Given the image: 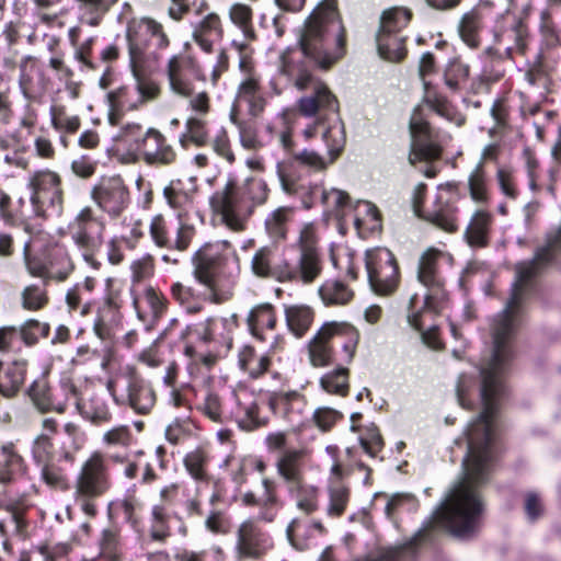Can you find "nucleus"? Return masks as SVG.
<instances>
[{"label": "nucleus", "mask_w": 561, "mask_h": 561, "mask_svg": "<svg viewBox=\"0 0 561 561\" xmlns=\"http://www.w3.org/2000/svg\"><path fill=\"white\" fill-rule=\"evenodd\" d=\"M319 294L325 305H345L353 298V291L339 280H327Z\"/></svg>", "instance_id": "47"}, {"label": "nucleus", "mask_w": 561, "mask_h": 561, "mask_svg": "<svg viewBox=\"0 0 561 561\" xmlns=\"http://www.w3.org/2000/svg\"><path fill=\"white\" fill-rule=\"evenodd\" d=\"M358 342L359 333L353 325L345 322L324 323L309 342L311 364L317 367L330 365L334 346H341L346 354L344 362L351 363Z\"/></svg>", "instance_id": "6"}, {"label": "nucleus", "mask_w": 561, "mask_h": 561, "mask_svg": "<svg viewBox=\"0 0 561 561\" xmlns=\"http://www.w3.org/2000/svg\"><path fill=\"white\" fill-rule=\"evenodd\" d=\"M20 77H19V84L22 90L23 95L31 100L33 99V73L37 72L41 73L37 65L36 59L32 56H25L21 60L20 64Z\"/></svg>", "instance_id": "55"}, {"label": "nucleus", "mask_w": 561, "mask_h": 561, "mask_svg": "<svg viewBox=\"0 0 561 561\" xmlns=\"http://www.w3.org/2000/svg\"><path fill=\"white\" fill-rule=\"evenodd\" d=\"M207 455L202 448L188 453L184 458V466L195 480H204L206 477L205 466Z\"/></svg>", "instance_id": "59"}, {"label": "nucleus", "mask_w": 561, "mask_h": 561, "mask_svg": "<svg viewBox=\"0 0 561 561\" xmlns=\"http://www.w3.org/2000/svg\"><path fill=\"white\" fill-rule=\"evenodd\" d=\"M290 497L295 500L297 508L306 517L319 510V489L306 485L304 482L287 490Z\"/></svg>", "instance_id": "40"}, {"label": "nucleus", "mask_w": 561, "mask_h": 561, "mask_svg": "<svg viewBox=\"0 0 561 561\" xmlns=\"http://www.w3.org/2000/svg\"><path fill=\"white\" fill-rule=\"evenodd\" d=\"M272 548V537L254 520H244L239 526L236 541V553L239 560L261 559Z\"/></svg>", "instance_id": "18"}, {"label": "nucleus", "mask_w": 561, "mask_h": 561, "mask_svg": "<svg viewBox=\"0 0 561 561\" xmlns=\"http://www.w3.org/2000/svg\"><path fill=\"white\" fill-rule=\"evenodd\" d=\"M468 187L470 197L477 203H486L489 199V191L486 185V174L484 163L480 161L468 179Z\"/></svg>", "instance_id": "50"}, {"label": "nucleus", "mask_w": 561, "mask_h": 561, "mask_svg": "<svg viewBox=\"0 0 561 561\" xmlns=\"http://www.w3.org/2000/svg\"><path fill=\"white\" fill-rule=\"evenodd\" d=\"M48 302L44 288L38 285H30L22 291V306L26 310H39Z\"/></svg>", "instance_id": "61"}, {"label": "nucleus", "mask_w": 561, "mask_h": 561, "mask_svg": "<svg viewBox=\"0 0 561 561\" xmlns=\"http://www.w3.org/2000/svg\"><path fill=\"white\" fill-rule=\"evenodd\" d=\"M329 503L327 514L330 517H340L344 514L350 502L351 492L348 486L339 480H331L328 486Z\"/></svg>", "instance_id": "42"}, {"label": "nucleus", "mask_w": 561, "mask_h": 561, "mask_svg": "<svg viewBox=\"0 0 561 561\" xmlns=\"http://www.w3.org/2000/svg\"><path fill=\"white\" fill-rule=\"evenodd\" d=\"M104 224L99 220L90 207H84L69 225V230L75 244L82 251L84 261L98 266L94 254L100 251L104 239Z\"/></svg>", "instance_id": "10"}, {"label": "nucleus", "mask_w": 561, "mask_h": 561, "mask_svg": "<svg viewBox=\"0 0 561 561\" xmlns=\"http://www.w3.org/2000/svg\"><path fill=\"white\" fill-rule=\"evenodd\" d=\"M127 401L135 412L147 414L156 403V393L144 379L130 376L127 383Z\"/></svg>", "instance_id": "29"}, {"label": "nucleus", "mask_w": 561, "mask_h": 561, "mask_svg": "<svg viewBox=\"0 0 561 561\" xmlns=\"http://www.w3.org/2000/svg\"><path fill=\"white\" fill-rule=\"evenodd\" d=\"M123 300L121 291L117 289H108L103 305L98 310L96 319L103 323H111L117 327L122 319L121 308Z\"/></svg>", "instance_id": "43"}, {"label": "nucleus", "mask_w": 561, "mask_h": 561, "mask_svg": "<svg viewBox=\"0 0 561 561\" xmlns=\"http://www.w3.org/2000/svg\"><path fill=\"white\" fill-rule=\"evenodd\" d=\"M0 510L9 511V523L13 526V534L21 539H25L27 537V522L24 513L9 503L7 492L2 490H0Z\"/></svg>", "instance_id": "54"}, {"label": "nucleus", "mask_w": 561, "mask_h": 561, "mask_svg": "<svg viewBox=\"0 0 561 561\" xmlns=\"http://www.w3.org/2000/svg\"><path fill=\"white\" fill-rule=\"evenodd\" d=\"M176 160V152L173 147L168 144L167 139L160 140V145L147 160V164L151 167H167L174 163Z\"/></svg>", "instance_id": "63"}, {"label": "nucleus", "mask_w": 561, "mask_h": 561, "mask_svg": "<svg viewBox=\"0 0 561 561\" xmlns=\"http://www.w3.org/2000/svg\"><path fill=\"white\" fill-rule=\"evenodd\" d=\"M28 243L24 247V262L31 275L47 279L65 280L72 271V264L68 259H65V265L61 271L48 270L39 260L32 257L28 253Z\"/></svg>", "instance_id": "39"}, {"label": "nucleus", "mask_w": 561, "mask_h": 561, "mask_svg": "<svg viewBox=\"0 0 561 561\" xmlns=\"http://www.w3.org/2000/svg\"><path fill=\"white\" fill-rule=\"evenodd\" d=\"M321 387L329 393L346 396L348 392V369L339 367L325 374L320 380Z\"/></svg>", "instance_id": "53"}, {"label": "nucleus", "mask_w": 561, "mask_h": 561, "mask_svg": "<svg viewBox=\"0 0 561 561\" xmlns=\"http://www.w3.org/2000/svg\"><path fill=\"white\" fill-rule=\"evenodd\" d=\"M409 127L414 139L409 162L414 165L419 161L433 162L439 160L443 148L435 141V130L424 116L421 106L414 108Z\"/></svg>", "instance_id": "11"}, {"label": "nucleus", "mask_w": 561, "mask_h": 561, "mask_svg": "<svg viewBox=\"0 0 561 561\" xmlns=\"http://www.w3.org/2000/svg\"><path fill=\"white\" fill-rule=\"evenodd\" d=\"M150 236L156 245L176 251L175 254H164L162 260L172 264L180 262L179 253L186 251L195 236V227L191 222L178 221L175 238L170 237L164 218L159 215L153 217L150 224Z\"/></svg>", "instance_id": "14"}, {"label": "nucleus", "mask_w": 561, "mask_h": 561, "mask_svg": "<svg viewBox=\"0 0 561 561\" xmlns=\"http://www.w3.org/2000/svg\"><path fill=\"white\" fill-rule=\"evenodd\" d=\"M286 535L294 548L305 550L309 546L308 540L313 537L314 533L309 527L307 517H295L287 526Z\"/></svg>", "instance_id": "45"}, {"label": "nucleus", "mask_w": 561, "mask_h": 561, "mask_svg": "<svg viewBox=\"0 0 561 561\" xmlns=\"http://www.w3.org/2000/svg\"><path fill=\"white\" fill-rule=\"evenodd\" d=\"M61 396L58 390L53 389L45 376L35 379L27 388V396L42 413L50 411L64 413L67 409V402L70 398H77L79 394L77 387L67 381L60 385Z\"/></svg>", "instance_id": "15"}, {"label": "nucleus", "mask_w": 561, "mask_h": 561, "mask_svg": "<svg viewBox=\"0 0 561 561\" xmlns=\"http://www.w3.org/2000/svg\"><path fill=\"white\" fill-rule=\"evenodd\" d=\"M299 256L293 260L296 268L300 273L301 283L313 282L321 272V260L317 249V237L314 228L307 225L299 237Z\"/></svg>", "instance_id": "20"}, {"label": "nucleus", "mask_w": 561, "mask_h": 561, "mask_svg": "<svg viewBox=\"0 0 561 561\" xmlns=\"http://www.w3.org/2000/svg\"><path fill=\"white\" fill-rule=\"evenodd\" d=\"M133 75L136 79L135 88L124 85L107 94L110 107L117 112L136 110L158 95L159 88L147 79V69H139L138 76Z\"/></svg>", "instance_id": "16"}, {"label": "nucleus", "mask_w": 561, "mask_h": 561, "mask_svg": "<svg viewBox=\"0 0 561 561\" xmlns=\"http://www.w3.org/2000/svg\"><path fill=\"white\" fill-rule=\"evenodd\" d=\"M526 36L527 28L519 20H515L513 26L510 30H506L504 33H494L495 42H502L504 37H513L515 39L516 49L520 53H524L526 48Z\"/></svg>", "instance_id": "64"}, {"label": "nucleus", "mask_w": 561, "mask_h": 561, "mask_svg": "<svg viewBox=\"0 0 561 561\" xmlns=\"http://www.w3.org/2000/svg\"><path fill=\"white\" fill-rule=\"evenodd\" d=\"M100 554L108 561H117L121 554V530L116 525H111L101 531L98 540Z\"/></svg>", "instance_id": "44"}, {"label": "nucleus", "mask_w": 561, "mask_h": 561, "mask_svg": "<svg viewBox=\"0 0 561 561\" xmlns=\"http://www.w3.org/2000/svg\"><path fill=\"white\" fill-rule=\"evenodd\" d=\"M23 344L20 329L16 327L0 328V352L9 353L21 350Z\"/></svg>", "instance_id": "62"}, {"label": "nucleus", "mask_w": 561, "mask_h": 561, "mask_svg": "<svg viewBox=\"0 0 561 561\" xmlns=\"http://www.w3.org/2000/svg\"><path fill=\"white\" fill-rule=\"evenodd\" d=\"M285 317L289 331L297 337H301L309 330L313 321V311L305 305L286 306Z\"/></svg>", "instance_id": "37"}, {"label": "nucleus", "mask_w": 561, "mask_h": 561, "mask_svg": "<svg viewBox=\"0 0 561 561\" xmlns=\"http://www.w3.org/2000/svg\"><path fill=\"white\" fill-rule=\"evenodd\" d=\"M31 203L37 216H46L48 210L60 213L64 202L60 176L53 171H39L30 182Z\"/></svg>", "instance_id": "13"}, {"label": "nucleus", "mask_w": 561, "mask_h": 561, "mask_svg": "<svg viewBox=\"0 0 561 561\" xmlns=\"http://www.w3.org/2000/svg\"><path fill=\"white\" fill-rule=\"evenodd\" d=\"M229 14L231 21L242 30L248 39H253L255 37L251 23L252 11L250 7L236 3L231 7Z\"/></svg>", "instance_id": "57"}, {"label": "nucleus", "mask_w": 561, "mask_h": 561, "mask_svg": "<svg viewBox=\"0 0 561 561\" xmlns=\"http://www.w3.org/2000/svg\"><path fill=\"white\" fill-rule=\"evenodd\" d=\"M378 53L381 58L390 61H400L404 58L407 49L405 39L399 33L378 32L376 36Z\"/></svg>", "instance_id": "34"}, {"label": "nucleus", "mask_w": 561, "mask_h": 561, "mask_svg": "<svg viewBox=\"0 0 561 561\" xmlns=\"http://www.w3.org/2000/svg\"><path fill=\"white\" fill-rule=\"evenodd\" d=\"M263 486L264 494L261 499H257L252 492H247L242 496V503L247 506L259 505L261 507L259 519L266 523H272L275 519L282 504L277 496L276 484L274 481L264 479Z\"/></svg>", "instance_id": "28"}, {"label": "nucleus", "mask_w": 561, "mask_h": 561, "mask_svg": "<svg viewBox=\"0 0 561 561\" xmlns=\"http://www.w3.org/2000/svg\"><path fill=\"white\" fill-rule=\"evenodd\" d=\"M442 252L436 249L426 250L419 260L417 279L431 289L424 298L423 308L428 311L438 312L442 308L446 293L443 289V282L437 273V262Z\"/></svg>", "instance_id": "17"}, {"label": "nucleus", "mask_w": 561, "mask_h": 561, "mask_svg": "<svg viewBox=\"0 0 561 561\" xmlns=\"http://www.w3.org/2000/svg\"><path fill=\"white\" fill-rule=\"evenodd\" d=\"M423 102L437 115L444 117L456 126H462L466 123V116L460 113L445 95L438 93L431 84L425 82V94Z\"/></svg>", "instance_id": "30"}, {"label": "nucleus", "mask_w": 561, "mask_h": 561, "mask_svg": "<svg viewBox=\"0 0 561 561\" xmlns=\"http://www.w3.org/2000/svg\"><path fill=\"white\" fill-rule=\"evenodd\" d=\"M523 301L508 300L504 310L494 318L492 355L488 366L480 368L482 411L465 433L467 454L462 460L463 478L402 548V554H414L417 545L432 540L437 527L461 539L472 538L480 529L484 507L477 488L489 481L500 453L494 419L497 402L504 393L502 376L513 358L512 341L520 322Z\"/></svg>", "instance_id": "1"}, {"label": "nucleus", "mask_w": 561, "mask_h": 561, "mask_svg": "<svg viewBox=\"0 0 561 561\" xmlns=\"http://www.w3.org/2000/svg\"><path fill=\"white\" fill-rule=\"evenodd\" d=\"M365 264L373 291L379 296L392 295L400 282L399 266L393 253L386 248L367 250Z\"/></svg>", "instance_id": "9"}, {"label": "nucleus", "mask_w": 561, "mask_h": 561, "mask_svg": "<svg viewBox=\"0 0 561 561\" xmlns=\"http://www.w3.org/2000/svg\"><path fill=\"white\" fill-rule=\"evenodd\" d=\"M60 442V451L66 458L67 463H73L76 453L80 448L79 442V427L73 423H67L64 426V432L57 437Z\"/></svg>", "instance_id": "51"}, {"label": "nucleus", "mask_w": 561, "mask_h": 561, "mask_svg": "<svg viewBox=\"0 0 561 561\" xmlns=\"http://www.w3.org/2000/svg\"><path fill=\"white\" fill-rule=\"evenodd\" d=\"M410 19L411 12L407 9H389L381 15L379 32L399 33L408 25Z\"/></svg>", "instance_id": "52"}, {"label": "nucleus", "mask_w": 561, "mask_h": 561, "mask_svg": "<svg viewBox=\"0 0 561 561\" xmlns=\"http://www.w3.org/2000/svg\"><path fill=\"white\" fill-rule=\"evenodd\" d=\"M126 38L130 68L137 76L139 69H147V57L165 49L170 43L163 26L150 18L130 20L127 23Z\"/></svg>", "instance_id": "7"}, {"label": "nucleus", "mask_w": 561, "mask_h": 561, "mask_svg": "<svg viewBox=\"0 0 561 561\" xmlns=\"http://www.w3.org/2000/svg\"><path fill=\"white\" fill-rule=\"evenodd\" d=\"M279 141L288 154V157L276 164V174L280 186L286 194H301L304 188L301 184V169L307 168L313 171H322L327 169L329 163L313 150H297L290 130H284L280 134Z\"/></svg>", "instance_id": "5"}, {"label": "nucleus", "mask_w": 561, "mask_h": 561, "mask_svg": "<svg viewBox=\"0 0 561 561\" xmlns=\"http://www.w3.org/2000/svg\"><path fill=\"white\" fill-rule=\"evenodd\" d=\"M470 75V68L459 59L450 60L444 71V82L454 93L461 90Z\"/></svg>", "instance_id": "48"}, {"label": "nucleus", "mask_w": 561, "mask_h": 561, "mask_svg": "<svg viewBox=\"0 0 561 561\" xmlns=\"http://www.w3.org/2000/svg\"><path fill=\"white\" fill-rule=\"evenodd\" d=\"M301 401V394L297 391H274L268 397V407L274 414H279L290 420L294 405Z\"/></svg>", "instance_id": "46"}, {"label": "nucleus", "mask_w": 561, "mask_h": 561, "mask_svg": "<svg viewBox=\"0 0 561 561\" xmlns=\"http://www.w3.org/2000/svg\"><path fill=\"white\" fill-rule=\"evenodd\" d=\"M302 451L285 450L276 461L278 474L284 479L287 490L302 482Z\"/></svg>", "instance_id": "31"}, {"label": "nucleus", "mask_w": 561, "mask_h": 561, "mask_svg": "<svg viewBox=\"0 0 561 561\" xmlns=\"http://www.w3.org/2000/svg\"><path fill=\"white\" fill-rule=\"evenodd\" d=\"M247 322L252 335L260 340H264L262 331L264 329L274 330L276 325L274 307L270 304L256 306L250 311Z\"/></svg>", "instance_id": "35"}, {"label": "nucleus", "mask_w": 561, "mask_h": 561, "mask_svg": "<svg viewBox=\"0 0 561 561\" xmlns=\"http://www.w3.org/2000/svg\"><path fill=\"white\" fill-rule=\"evenodd\" d=\"M318 192H320V198L322 204H324L327 207L332 208L333 210H340L343 207L347 206L350 202V195L341 190L332 188L330 191L322 190L316 185L311 188V196L316 195Z\"/></svg>", "instance_id": "60"}, {"label": "nucleus", "mask_w": 561, "mask_h": 561, "mask_svg": "<svg viewBox=\"0 0 561 561\" xmlns=\"http://www.w3.org/2000/svg\"><path fill=\"white\" fill-rule=\"evenodd\" d=\"M43 432L38 434L31 445V457L35 465L50 463L51 461L66 462L61 454L60 442L53 436L57 434L58 423L53 417L42 422Z\"/></svg>", "instance_id": "21"}, {"label": "nucleus", "mask_w": 561, "mask_h": 561, "mask_svg": "<svg viewBox=\"0 0 561 561\" xmlns=\"http://www.w3.org/2000/svg\"><path fill=\"white\" fill-rule=\"evenodd\" d=\"M293 216L294 209L290 207H279L272 211L265 219V230L270 238L276 242L286 239Z\"/></svg>", "instance_id": "38"}, {"label": "nucleus", "mask_w": 561, "mask_h": 561, "mask_svg": "<svg viewBox=\"0 0 561 561\" xmlns=\"http://www.w3.org/2000/svg\"><path fill=\"white\" fill-rule=\"evenodd\" d=\"M23 344L26 346L35 345L41 337L49 334L50 327L46 322H39L35 319L25 321L20 328Z\"/></svg>", "instance_id": "56"}, {"label": "nucleus", "mask_w": 561, "mask_h": 561, "mask_svg": "<svg viewBox=\"0 0 561 561\" xmlns=\"http://www.w3.org/2000/svg\"><path fill=\"white\" fill-rule=\"evenodd\" d=\"M111 486L110 477L100 455H93L82 466L75 484V501L90 517L98 514L94 499L102 496Z\"/></svg>", "instance_id": "8"}, {"label": "nucleus", "mask_w": 561, "mask_h": 561, "mask_svg": "<svg viewBox=\"0 0 561 561\" xmlns=\"http://www.w3.org/2000/svg\"><path fill=\"white\" fill-rule=\"evenodd\" d=\"M239 416L238 424L242 430L254 431L259 427L265 426L267 420L259 416V405L255 401L250 400L243 402L238 399Z\"/></svg>", "instance_id": "49"}, {"label": "nucleus", "mask_w": 561, "mask_h": 561, "mask_svg": "<svg viewBox=\"0 0 561 561\" xmlns=\"http://www.w3.org/2000/svg\"><path fill=\"white\" fill-rule=\"evenodd\" d=\"M253 273L259 277H270L278 282H301V276L293 260L280 254L276 245L259 249L251 263Z\"/></svg>", "instance_id": "12"}, {"label": "nucleus", "mask_w": 561, "mask_h": 561, "mask_svg": "<svg viewBox=\"0 0 561 561\" xmlns=\"http://www.w3.org/2000/svg\"><path fill=\"white\" fill-rule=\"evenodd\" d=\"M188 61L181 56H172L168 62V78L173 92L182 96L193 93V84L186 78L185 67Z\"/></svg>", "instance_id": "33"}, {"label": "nucleus", "mask_w": 561, "mask_h": 561, "mask_svg": "<svg viewBox=\"0 0 561 561\" xmlns=\"http://www.w3.org/2000/svg\"><path fill=\"white\" fill-rule=\"evenodd\" d=\"M93 201L111 217H118L129 203V193L118 176L104 179L91 192Z\"/></svg>", "instance_id": "19"}, {"label": "nucleus", "mask_w": 561, "mask_h": 561, "mask_svg": "<svg viewBox=\"0 0 561 561\" xmlns=\"http://www.w3.org/2000/svg\"><path fill=\"white\" fill-rule=\"evenodd\" d=\"M195 186L187 187L182 180H172L163 190L168 205L176 211L178 221L190 222L194 210Z\"/></svg>", "instance_id": "24"}, {"label": "nucleus", "mask_w": 561, "mask_h": 561, "mask_svg": "<svg viewBox=\"0 0 561 561\" xmlns=\"http://www.w3.org/2000/svg\"><path fill=\"white\" fill-rule=\"evenodd\" d=\"M422 217L447 232L458 230V208L453 195L445 197L438 194L433 207Z\"/></svg>", "instance_id": "26"}, {"label": "nucleus", "mask_w": 561, "mask_h": 561, "mask_svg": "<svg viewBox=\"0 0 561 561\" xmlns=\"http://www.w3.org/2000/svg\"><path fill=\"white\" fill-rule=\"evenodd\" d=\"M267 196L268 188L263 180L251 179L242 185L229 180L224 190L213 194L210 205L229 229L241 231L254 207L264 204Z\"/></svg>", "instance_id": "4"}, {"label": "nucleus", "mask_w": 561, "mask_h": 561, "mask_svg": "<svg viewBox=\"0 0 561 561\" xmlns=\"http://www.w3.org/2000/svg\"><path fill=\"white\" fill-rule=\"evenodd\" d=\"M164 138L165 137L159 130L149 128L139 139H136V150L145 162L150 159L157 146L160 145V140H164Z\"/></svg>", "instance_id": "58"}, {"label": "nucleus", "mask_w": 561, "mask_h": 561, "mask_svg": "<svg viewBox=\"0 0 561 561\" xmlns=\"http://www.w3.org/2000/svg\"><path fill=\"white\" fill-rule=\"evenodd\" d=\"M26 474L27 465L16 445L13 442L0 439V485H13Z\"/></svg>", "instance_id": "22"}, {"label": "nucleus", "mask_w": 561, "mask_h": 561, "mask_svg": "<svg viewBox=\"0 0 561 561\" xmlns=\"http://www.w3.org/2000/svg\"><path fill=\"white\" fill-rule=\"evenodd\" d=\"M493 19V8L490 4H480L465 13L459 23V35L471 48L480 46V33L486 23Z\"/></svg>", "instance_id": "23"}, {"label": "nucleus", "mask_w": 561, "mask_h": 561, "mask_svg": "<svg viewBox=\"0 0 561 561\" xmlns=\"http://www.w3.org/2000/svg\"><path fill=\"white\" fill-rule=\"evenodd\" d=\"M28 363L25 359L0 360V396L14 398L26 380Z\"/></svg>", "instance_id": "27"}, {"label": "nucleus", "mask_w": 561, "mask_h": 561, "mask_svg": "<svg viewBox=\"0 0 561 561\" xmlns=\"http://www.w3.org/2000/svg\"><path fill=\"white\" fill-rule=\"evenodd\" d=\"M345 51V28L340 19L336 0L321 1L305 22L299 47L285 53L282 70L299 90L312 89V94L298 102L299 112L305 116H318L317 124L304 129L306 139L317 134L324 121L322 138L332 163L346 144L344 124L339 116V102L329 88L313 78L311 66L330 68Z\"/></svg>", "instance_id": "2"}, {"label": "nucleus", "mask_w": 561, "mask_h": 561, "mask_svg": "<svg viewBox=\"0 0 561 561\" xmlns=\"http://www.w3.org/2000/svg\"><path fill=\"white\" fill-rule=\"evenodd\" d=\"M491 224L492 216L488 211H476L465 231L468 244L472 248H485L489 244Z\"/></svg>", "instance_id": "32"}, {"label": "nucleus", "mask_w": 561, "mask_h": 561, "mask_svg": "<svg viewBox=\"0 0 561 561\" xmlns=\"http://www.w3.org/2000/svg\"><path fill=\"white\" fill-rule=\"evenodd\" d=\"M243 104H247L248 112L253 117L259 116L265 107V99L262 95L259 80L253 76L248 77L239 85L230 113L233 123H237V115Z\"/></svg>", "instance_id": "25"}, {"label": "nucleus", "mask_w": 561, "mask_h": 561, "mask_svg": "<svg viewBox=\"0 0 561 561\" xmlns=\"http://www.w3.org/2000/svg\"><path fill=\"white\" fill-rule=\"evenodd\" d=\"M220 20L218 15L210 13L195 27L193 36L203 50L209 53L213 44L221 37Z\"/></svg>", "instance_id": "36"}, {"label": "nucleus", "mask_w": 561, "mask_h": 561, "mask_svg": "<svg viewBox=\"0 0 561 561\" xmlns=\"http://www.w3.org/2000/svg\"><path fill=\"white\" fill-rule=\"evenodd\" d=\"M76 405L81 415L90 420L94 424H101L111 420V413L104 399L98 394H93L87 402L78 397Z\"/></svg>", "instance_id": "41"}, {"label": "nucleus", "mask_w": 561, "mask_h": 561, "mask_svg": "<svg viewBox=\"0 0 561 561\" xmlns=\"http://www.w3.org/2000/svg\"><path fill=\"white\" fill-rule=\"evenodd\" d=\"M228 241L206 243L193 255L194 276L209 289V299L221 304L232 296L238 257L228 252Z\"/></svg>", "instance_id": "3"}]
</instances>
